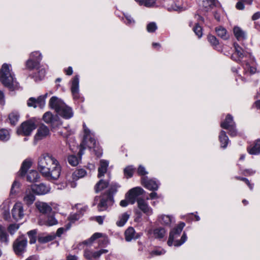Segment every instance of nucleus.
Instances as JSON below:
<instances>
[{"label": "nucleus", "mask_w": 260, "mask_h": 260, "mask_svg": "<svg viewBox=\"0 0 260 260\" xmlns=\"http://www.w3.org/2000/svg\"><path fill=\"white\" fill-rule=\"evenodd\" d=\"M38 169L48 180H57L61 173V167L58 161L48 154H43L39 158Z\"/></svg>", "instance_id": "nucleus-1"}, {"label": "nucleus", "mask_w": 260, "mask_h": 260, "mask_svg": "<svg viewBox=\"0 0 260 260\" xmlns=\"http://www.w3.org/2000/svg\"><path fill=\"white\" fill-rule=\"evenodd\" d=\"M83 126L84 132V139L80 145V150H82V152H83V150L85 149V146H87L89 149H93L95 152V154L98 157L102 155V151L96 146V141L92 137V134L90 131L86 126L85 123L83 124Z\"/></svg>", "instance_id": "nucleus-2"}, {"label": "nucleus", "mask_w": 260, "mask_h": 260, "mask_svg": "<svg viewBox=\"0 0 260 260\" xmlns=\"http://www.w3.org/2000/svg\"><path fill=\"white\" fill-rule=\"evenodd\" d=\"M11 65L4 63L0 72V81L5 86L11 88L14 82V77L10 69Z\"/></svg>", "instance_id": "nucleus-3"}, {"label": "nucleus", "mask_w": 260, "mask_h": 260, "mask_svg": "<svg viewBox=\"0 0 260 260\" xmlns=\"http://www.w3.org/2000/svg\"><path fill=\"white\" fill-rule=\"evenodd\" d=\"M49 106L54 109L56 113L62 117H65V105L63 101L56 96H52L49 103Z\"/></svg>", "instance_id": "nucleus-4"}, {"label": "nucleus", "mask_w": 260, "mask_h": 260, "mask_svg": "<svg viewBox=\"0 0 260 260\" xmlns=\"http://www.w3.org/2000/svg\"><path fill=\"white\" fill-rule=\"evenodd\" d=\"M27 244V240L24 236L17 238L13 243V248L17 255L22 254L25 250Z\"/></svg>", "instance_id": "nucleus-5"}, {"label": "nucleus", "mask_w": 260, "mask_h": 260, "mask_svg": "<svg viewBox=\"0 0 260 260\" xmlns=\"http://www.w3.org/2000/svg\"><path fill=\"white\" fill-rule=\"evenodd\" d=\"M75 207L76 208L77 213L71 214L68 217V220L70 222L66 226V230L70 229L72 223H74L76 221L78 220L80 218L81 215H82L87 210L86 206H83L81 204H77L75 205Z\"/></svg>", "instance_id": "nucleus-6"}, {"label": "nucleus", "mask_w": 260, "mask_h": 260, "mask_svg": "<svg viewBox=\"0 0 260 260\" xmlns=\"http://www.w3.org/2000/svg\"><path fill=\"white\" fill-rule=\"evenodd\" d=\"M36 127V125L35 122L32 120H28L23 122L18 128L17 132L18 135L28 136Z\"/></svg>", "instance_id": "nucleus-7"}, {"label": "nucleus", "mask_w": 260, "mask_h": 260, "mask_svg": "<svg viewBox=\"0 0 260 260\" xmlns=\"http://www.w3.org/2000/svg\"><path fill=\"white\" fill-rule=\"evenodd\" d=\"M221 127L228 129L230 136L233 137L236 136L237 132L235 129V123L231 115L228 114L226 116L224 121L221 123Z\"/></svg>", "instance_id": "nucleus-8"}, {"label": "nucleus", "mask_w": 260, "mask_h": 260, "mask_svg": "<svg viewBox=\"0 0 260 260\" xmlns=\"http://www.w3.org/2000/svg\"><path fill=\"white\" fill-rule=\"evenodd\" d=\"M144 190L142 188L140 187H134L130 189L126 194L125 198L130 204H134L138 197L142 194Z\"/></svg>", "instance_id": "nucleus-9"}, {"label": "nucleus", "mask_w": 260, "mask_h": 260, "mask_svg": "<svg viewBox=\"0 0 260 260\" xmlns=\"http://www.w3.org/2000/svg\"><path fill=\"white\" fill-rule=\"evenodd\" d=\"M35 193L30 185L28 186L23 194V201L27 206L32 205L36 200Z\"/></svg>", "instance_id": "nucleus-10"}, {"label": "nucleus", "mask_w": 260, "mask_h": 260, "mask_svg": "<svg viewBox=\"0 0 260 260\" xmlns=\"http://www.w3.org/2000/svg\"><path fill=\"white\" fill-rule=\"evenodd\" d=\"M13 217L16 220L22 219L24 216L23 206L21 202L16 203L12 210Z\"/></svg>", "instance_id": "nucleus-11"}, {"label": "nucleus", "mask_w": 260, "mask_h": 260, "mask_svg": "<svg viewBox=\"0 0 260 260\" xmlns=\"http://www.w3.org/2000/svg\"><path fill=\"white\" fill-rule=\"evenodd\" d=\"M36 55H38L39 58H37V61L30 58L26 62V66L29 69L37 68L41 60L42 59V55L41 53L38 51H35L31 53L30 57L35 58Z\"/></svg>", "instance_id": "nucleus-12"}, {"label": "nucleus", "mask_w": 260, "mask_h": 260, "mask_svg": "<svg viewBox=\"0 0 260 260\" xmlns=\"http://www.w3.org/2000/svg\"><path fill=\"white\" fill-rule=\"evenodd\" d=\"M138 208L147 216H150L153 214L152 209L149 206L147 202L142 198L137 200Z\"/></svg>", "instance_id": "nucleus-13"}, {"label": "nucleus", "mask_w": 260, "mask_h": 260, "mask_svg": "<svg viewBox=\"0 0 260 260\" xmlns=\"http://www.w3.org/2000/svg\"><path fill=\"white\" fill-rule=\"evenodd\" d=\"M32 189L36 194L43 195L49 193L50 191V187L44 183L40 184H32L30 185Z\"/></svg>", "instance_id": "nucleus-14"}, {"label": "nucleus", "mask_w": 260, "mask_h": 260, "mask_svg": "<svg viewBox=\"0 0 260 260\" xmlns=\"http://www.w3.org/2000/svg\"><path fill=\"white\" fill-rule=\"evenodd\" d=\"M142 183L145 187L150 190H156L159 186V183L156 180L149 179L145 177L142 178Z\"/></svg>", "instance_id": "nucleus-15"}, {"label": "nucleus", "mask_w": 260, "mask_h": 260, "mask_svg": "<svg viewBox=\"0 0 260 260\" xmlns=\"http://www.w3.org/2000/svg\"><path fill=\"white\" fill-rule=\"evenodd\" d=\"M185 226V223L182 222L180 223L178 226L175 228L173 231L170 232L169 238L168 241V244L169 246H172L173 244V240L174 239H176L178 237L179 234L181 232L183 228Z\"/></svg>", "instance_id": "nucleus-16"}, {"label": "nucleus", "mask_w": 260, "mask_h": 260, "mask_svg": "<svg viewBox=\"0 0 260 260\" xmlns=\"http://www.w3.org/2000/svg\"><path fill=\"white\" fill-rule=\"evenodd\" d=\"M27 105L29 107L36 108L37 106L42 108L44 107V98L39 96L37 99L34 98H30L27 102Z\"/></svg>", "instance_id": "nucleus-17"}, {"label": "nucleus", "mask_w": 260, "mask_h": 260, "mask_svg": "<svg viewBox=\"0 0 260 260\" xmlns=\"http://www.w3.org/2000/svg\"><path fill=\"white\" fill-rule=\"evenodd\" d=\"M79 78L78 76L74 77L71 81V91L74 99H79Z\"/></svg>", "instance_id": "nucleus-18"}, {"label": "nucleus", "mask_w": 260, "mask_h": 260, "mask_svg": "<svg viewBox=\"0 0 260 260\" xmlns=\"http://www.w3.org/2000/svg\"><path fill=\"white\" fill-rule=\"evenodd\" d=\"M108 252L107 249H101L99 251H92L89 250H85L84 251V256L89 260H95L99 258L101 254L106 253Z\"/></svg>", "instance_id": "nucleus-19"}, {"label": "nucleus", "mask_w": 260, "mask_h": 260, "mask_svg": "<svg viewBox=\"0 0 260 260\" xmlns=\"http://www.w3.org/2000/svg\"><path fill=\"white\" fill-rule=\"evenodd\" d=\"M111 198L109 194H107L103 196L101 198L99 197H96L94 199V202L100 200V203L98 204V207L99 211H104L107 208V202L108 201H111Z\"/></svg>", "instance_id": "nucleus-20"}, {"label": "nucleus", "mask_w": 260, "mask_h": 260, "mask_svg": "<svg viewBox=\"0 0 260 260\" xmlns=\"http://www.w3.org/2000/svg\"><path fill=\"white\" fill-rule=\"evenodd\" d=\"M35 205L37 209L43 214H47L52 211L51 206L47 203L37 201L35 203Z\"/></svg>", "instance_id": "nucleus-21"}, {"label": "nucleus", "mask_w": 260, "mask_h": 260, "mask_svg": "<svg viewBox=\"0 0 260 260\" xmlns=\"http://www.w3.org/2000/svg\"><path fill=\"white\" fill-rule=\"evenodd\" d=\"M49 129L46 125H41L38 129L37 133L35 136V139H42L49 134Z\"/></svg>", "instance_id": "nucleus-22"}, {"label": "nucleus", "mask_w": 260, "mask_h": 260, "mask_svg": "<svg viewBox=\"0 0 260 260\" xmlns=\"http://www.w3.org/2000/svg\"><path fill=\"white\" fill-rule=\"evenodd\" d=\"M101 238L99 242L100 243V245L102 246L103 245H106L108 243V239L107 236L103 235L101 233H96L94 234L90 238L89 241H93L95 239Z\"/></svg>", "instance_id": "nucleus-23"}, {"label": "nucleus", "mask_w": 260, "mask_h": 260, "mask_svg": "<svg viewBox=\"0 0 260 260\" xmlns=\"http://www.w3.org/2000/svg\"><path fill=\"white\" fill-rule=\"evenodd\" d=\"M84 154L82 150H80L78 152L79 156L77 157L75 155L69 156L68 160L69 164L72 166H77L81 160L82 155Z\"/></svg>", "instance_id": "nucleus-24"}, {"label": "nucleus", "mask_w": 260, "mask_h": 260, "mask_svg": "<svg viewBox=\"0 0 260 260\" xmlns=\"http://www.w3.org/2000/svg\"><path fill=\"white\" fill-rule=\"evenodd\" d=\"M109 162L104 159L100 160V167L98 169V175L99 178H101L107 172V167H108Z\"/></svg>", "instance_id": "nucleus-25"}, {"label": "nucleus", "mask_w": 260, "mask_h": 260, "mask_svg": "<svg viewBox=\"0 0 260 260\" xmlns=\"http://www.w3.org/2000/svg\"><path fill=\"white\" fill-rule=\"evenodd\" d=\"M249 154L256 155L260 153V140H257L253 145L247 148Z\"/></svg>", "instance_id": "nucleus-26"}, {"label": "nucleus", "mask_w": 260, "mask_h": 260, "mask_svg": "<svg viewBox=\"0 0 260 260\" xmlns=\"http://www.w3.org/2000/svg\"><path fill=\"white\" fill-rule=\"evenodd\" d=\"M235 37L238 41H241L246 38L245 32L239 27L235 26L233 28Z\"/></svg>", "instance_id": "nucleus-27"}, {"label": "nucleus", "mask_w": 260, "mask_h": 260, "mask_svg": "<svg viewBox=\"0 0 260 260\" xmlns=\"http://www.w3.org/2000/svg\"><path fill=\"white\" fill-rule=\"evenodd\" d=\"M205 11L208 12L216 5V0H203L202 4Z\"/></svg>", "instance_id": "nucleus-28"}, {"label": "nucleus", "mask_w": 260, "mask_h": 260, "mask_svg": "<svg viewBox=\"0 0 260 260\" xmlns=\"http://www.w3.org/2000/svg\"><path fill=\"white\" fill-rule=\"evenodd\" d=\"M130 217V214L127 212H125L121 214L116 222V225L118 226H123L127 222Z\"/></svg>", "instance_id": "nucleus-29"}, {"label": "nucleus", "mask_w": 260, "mask_h": 260, "mask_svg": "<svg viewBox=\"0 0 260 260\" xmlns=\"http://www.w3.org/2000/svg\"><path fill=\"white\" fill-rule=\"evenodd\" d=\"M39 178V174L36 170H30L27 174V180L30 182H37Z\"/></svg>", "instance_id": "nucleus-30"}, {"label": "nucleus", "mask_w": 260, "mask_h": 260, "mask_svg": "<svg viewBox=\"0 0 260 260\" xmlns=\"http://www.w3.org/2000/svg\"><path fill=\"white\" fill-rule=\"evenodd\" d=\"M9 236L6 231V228L0 224V242L7 244L9 242Z\"/></svg>", "instance_id": "nucleus-31"}, {"label": "nucleus", "mask_w": 260, "mask_h": 260, "mask_svg": "<svg viewBox=\"0 0 260 260\" xmlns=\"http://www.w3.org/2000/svg\"><path fill=\"white\" fill-rule=\"evenodd\" d=\"M219 139L221 143V147L224 148H226L229 143V140L224 131H221L219 135Z\"/></svg>", "instance_id": "nucleus-32"}, {"label": "nucleus", "mask_w": 260, "mask_h": 260, "mask_svg": "<svg viewBox=\"0 0 260 260\" xmlns=\"http://www.w3.org/2000/svg\"><path fill=\"white\" fill-rule=\"evenodd\" d=\"M216 32L218 36L223 40L229 39L230 36L227 33L226 30L221 26H219L216 28Z\"/></svg>", "instance_id": "nucleus-33"}, {"label": "nucleus", "mask_w": 260, "mask_h": 260, "mask_svg": "<svg viewBox=\"0 0 260 260\" xmlns=\"http://www.w3.org/2000/svg\"><path fill=\"white\" fill-rule=\"evenodd\" d=\"M135 231L132 227L128 228L125 232V238L126 241H131L133 239L136 238Z\"/></svg>", "instance_id": "nucleus-34"}, {"label": "nucleus", "mask_w": 260, "mask_h": 260, "mask_svg": "<svg viewBox=\"0 0 260 260\" xmlns=\"http://www.w3.org/2000/svg\"><path fill=\"white\" fill-rule=\"evenodd\" d=\"M109 184L108 181L101 179L95 185L94 189L96 192H98L106 188Z\"/></svg>", "instance_id": "nucleus-35"}, {"label": "nucleus", "mask_w": 260, "mask_h": 260, "mask_svg": "<svg viewBox=\"0 0 260 260\" xmlns=\"http://www.w3.org/2000/svg\"><path fill=\"white\" fill-rule=\"evenodd\" d=\"M158 220L161 224L169 225L172 222V219L169 215H162L159 216Z\"/></svg>", "instance_id": "nucleus-36"}, {"label": "nucleus", "mask_w": 260, "mask_h": 260, "mask_svg": "<svg viewBox=\"0 0 260 260\" xmlns=\"http://www.w3.org/2000/svg\"><path fill=\"white\" fill-rule=\"evenodd\" d=\"M55 236L54 234L46 236H40L38 238V241L41 243H45L52 241L54 239Z\"/></svg>", "instance_id": "nucleus-37"}, {"label": "nucleus", "mask_w": 260, "mask_h": 260, "mask_svg": "<svg viewBox=\"0 0 260 260\" xmlns=\"http://www.w3.org/2000/svg\"><path fill=\"white\" fill-rule=\"evenodd\" d=\"M20 187V183L17 180H15L11 186L10 190L11 196H15L19 192V190Z\"/></svg>", "instance_id": "nucleus-38"}, {"label": "nucleus", "mask_w": 260, "mask_h": 260, "mask_svg": "<svg viewBox=\"0 0 260 260\" xmlns=\"http://www.w3.org/2000/svg\"><path fill=\"white\" fill-rule=\"evenodd\" d=\"M166 234V231L164 228H159L153 231V235L155 238H162Z\"/></svg>", "instance_id": "nucleus-39"}, {"label": "nucleus", "mask_w": 260, "mask_h": 260, "mask_svg": "<svg viewBox=\"0 0 260 260\" xmlns=\"http://www.w3.org/2000/svg\"><path fill=\"white\" fill-rule=\"evenodd\" d=\"M234 46L235 49V55H238L240 58H243L245 53L242 48L237 43H234Z\"/></svg>", "instance_id": "nucleus-40"}, {"label": "nucleus", "mask_w": 260, "mask_h": 260, "mask_svg": "<svg viewBox=\"0 0 260 260\" xmlns=\"http://www.w3.org/2000/svg\"><path fill=\"white\" fill-rule=\"evenodd\" d=\"M134 171L135 168L133 166H127L124 169V176L127 178H129L133 176Z\"/></svg>", "instance_id": "nucleus-41"}, {"label": "nucleus", "mask_w": 260, "mask_h": 260, "mask_svg": "<svg viewBox=\"0 0 260 260\" xmlns=\"http://www.w3.org/2000/svg\"><path fill=\"white\" fill-rule=\"evenodd\" d=\"M141 6L150 7L155 4V0H135Z\"/></svg>", "instance_id": "nucleus-42"}, {"label": "nucleus", "mask_w": 260, "mask_h": 260, "mask_svg": "<svg viewBox=\"0 0 260 260\" xmlns=\"http://www.w3.org/2000/svg\"><path fill=\"white\" fill-rule=\"evenodd\" d=\"M43 120L47 123L54 122V118L52 114L50 112H46L43 115Z\"/></svg>", "instance_id": "nucleus-43"}, {"label": "nucleus", "mask_w": 260, "mask_h": 260, "mask_svg": "<svg viewBox=\"0 0 260 260\" xmlns=\"http://www.w3.org/2000/svg\"><path fill=\"white\" fill-rule=\"evenodd\" d=\"M19 115L17 112H13L9 115V120L12 124L15 125L18 121Z\"/></svg>", "instance_id": "nucleus-44"}, {"label": "nucleus", "mask_w": 260, "mask_h": 260, "mask_svg": "<svg viewBox=\"0 0 260 260\" xmlns=\"http://www.w3.org/2000/svg\"><path fill=\"white\" fill-rule=\"evenodd\" d=\"M165 253L166 251L164 249L162 248H157L150 252L149 257L151 258L153 256L161 255L164 254Z\"/></svg>", "instance_id": "nucleus-45"}, {"label": "nucleus", "mask_w": 260, "mask_h": 260, "mask_svg": "<svg viewBox=\"0 0 260 260\" xmlns=\"http://www.w3.org/2000/svg\"><path fill=\"white\" fill-rule=\"evenodd\" d=\"M31 163L29 161H24L21 166L20 170V174L21 176L24 175L26 172L27 170L30 168Z\"/></svg>", "instance_id": "nucleus-46"}, {"label": "nucleus", "mask_w": 260, "mask_h": 260, "mask_svg": "<svg viewBox=\"0 0 260 260\" xmlns=\"http://www.w3.org/2000/svg\"><path fill=\"white\" fill-rule=\"evenodd\" d=\"M10 138V134L7 129L0 130V140L7 141Z\"/></svg>", "instance_id": "nucleus-47"}, {"label": "nucleus", "mask_w": 260, "mask_h": 260, "mask_svg": "<svg viewBox=\"0 0 260 260\" xmlns=\"http://www.w3.org/2000/svg\"><path fill=\"white\" fill-rule=\"evenodd\" d=\"M86 174V171L82 169L75 171L73 173V176L77 179L83 177Z\"/></svg>", "instance_id": "nucleus-48"}, {"label": "nucleus", "mask_w": 260, "mask_h": 260, "mask_svg": "<svg viewBox=\"0 0 260 260\" xmlns=\"http://www.w3.org/2000/svg\"><path fill=\"white\" fill-rule=\"evenodd\" d=\"M36 234L37 231L36 230L30 231L27 233V235L30 239L29 242L30 244H33L36 242Z\"/></svg>", "instance_id": "nucleus-49"}, {"label": "nucleus", "mask_w": 260, "mask_h": 260, "mask_svg": "<svg viewBox=\"0 0 260 260\" xmlns=\"http://www.w3.org/2000/svg\"><path fill=\"white\" fill-rule=\"evenodd\" d=\"M174 239L173 240V244L172 245H174L175 246H179L183 244L187 240V236L185 234H183L181 237V240H175Z\"/></svg>", "instance_id": "nucleus-50"}, {"label": "nucleus", "mask_w": 260, "mask_h": 260, "mask_svg": "<svg viewBox=\"0 0 260 260\" xmlns=\"http://www.w3.org/2000/svg\"><path fill=\"white\" fill-rule=\"evenodd\" d=\"M244 68L245 71L249 72L251 74L255 73L257 71L255 66H252L248 62L245 63Z\"/></svg>", "instance_id": "nucleus-51"}, {"label": "nucleus", "mask_w": 260, "mask_h": 260, "mask_svg": "<svg viewBox=\"0 0 260 260\" xmlns=\"http://www.w3.org/2000/svg\"><path fill=\"white\" fill-rule=\"evenodd\" d=\"M57 223V220L54 216H50L48 217V218L45 222V224L48 226H52L56 224Z\"/></svg>", "instance_id": "nucleus-52"}, {"label": "nucleus", "mask_w": 260, "mask_h": 260, "mask_svg": "<svg viewBox=\"0 0 260 260\" xmlns=\"http://www.w3.org/2000/svg\"><path fill=\"white\" fill-rule=\"evenodd\" d=\"M157 28L156 24L155 22H150L147 25L146 29L149 32H153Z\"/></svg>", "instance_id": "nucleus-53"}, {"label": "nucleus", "mask_w": 260, "mask_h": 260, "mask_svg": "<svg viewBox=\"0 0 260 260\" xmlns=\"http://www.w3.org/2000/svg\"><path fill=\"white\" fill-rule=\"evenodd\" d=\"M19 225L17 224H12L9 226L8 230L9 232L10 233V234L13 235L19 229Z\"/></svg>", "instance_id": "nucleus-54"}, {"label": "nucleus", "mask_w": 260, "mask_h": 260, "mask_svg": "<svg viewBox=\"0 0 260 260\" xmlns=\"http://www.w3.org/2000/svg\"><path fill=\"white\" fill-rule=\"evenodd\" d=\"M193 31L199 38L202 36V29L199 25L197 24L196 25L193 27Z\"/></svg>", "instance_id": "nucleus-55"}, {"label": "nucleus", "mask_w": 260, "mask_h": 260, "mask_svg": "<svg viewBox=\"0 0 260 260\" xmlns=\"http://www.w3.org/2000/svg\"><path fill=\"white\" fill-rule=\"evenodd\" d=\"M208 41L211 43V44L213 46H216L218 44V42L216 38L215 37L212 36V35H209L208 36Z\"/></svg>", "instance_id": "nucleus-56"}, {"label": "nucleus", "mask_w": 260, "mask_h": 260, "mask_svg": "<svg viewBox=\"0 0 260 260\" xmlns=\"http://www.w3.org/2000/svg\"><path fill=\"white\" fill-rule=\"evenodd\" d=\"M124 17L125 19V20H124V22L126 24L130 25L134 23L135 21L131 15L126 14L124 15Z\"/></svg>", "instance_id": "nucleus-57"}, {"label": "nucleus", "mask_w": 260, "mask_h": 260, "mask_svg": "<svg viewBox=\"0 0 260 260\" xmlns=\"http://www.w3.org/2000/svg\"><path fill=\"white\" fill-rule=\"evenodd\" d=\"M137 173L139 175L143 176L148 173V172L146 171V169L142 165H140L138 170Z\"/></svg>", "instance_id": "nucleus-58"}, {"label": "nucleus", "mask_w": 260, "mask_h": 260, "mask_svg": "<svg viewBox=\"0 0 260 260\" xmlns=\"http://www.w3.org/2000/svg\"><path fill=\"white\" fill-rule=\"evenodd\" d=\"M236 178L245 182L251 190L253 189V185L250 183L249 181L247 178L240 177H236Z\"/></svg>", "instance_id": "nucleus-59"}, {"label": "nucleus", "mask_w": 260, "mask_h": 260, "mask_svg": "<svg viewBox=\"0 0 260 260\" xmlns=\"http://www.w3.org/2000/svg\"><path fill=\"white\" fill-rule=\"evenodd\" d=\"M74 113L71 108L66 106V119L71 118L73 116Z\"/></svg>", "instance_id": "nucleus-60"}, {"label": "nucleus", "mask_w": 260, "mask_h": 260, "mask_svg": "<svg viewBox=\"0 0 260 260\" xmlns=\"http://www.w3.org/2000/svg\"><path fill=\"white\" fill-rule=\"evenodd\" d=\"M168 9L169 11H180L182 9V7H181V6L179 5H177L176 4H174L172 5L171 7H169Z\"/></svg>", "instance_id": "nucleus-61"}, {"label": "nucleus", "mask_w": 260, "mask_h": 260, "mask_svg": "<svg viewBox=\"0 0 260 260\" xmlns=\"http://www.w3.org/2000/svg\"><path fill=\"white\" fill-rule=\"evenodd\" d=\"M129 204L128 201L126 198L120 202V205L123 207H126Z\"/></svg>", "instance_id": "nucleus-62"}, {"label": "nucleus", "mask_w": 260, "mask_h": 260, "mask_svg": "<svg viewBox=\"0 0 260 260\" xmlns=\"http://www.w3.org/2000/svg\"><path fill=\"white\" fill-rule=\"evenodd\" d=\"M64 232V229L63 228H59L56 233V235H55V237L56 236H57V237H60L61 235Z\"/></svg>", "instance_id": "nucleus-63"}, {"label": "nucleus", "mask_w": 260, "mask_h": 260, "mask_svg": "<svg viewBox=\"0 0 260 260\" xmlns=\"http://www.w3.org/2000/svg\"><path fill=\"white\" fill-rule=\"evenodd\" d=\"M236 8L238 10H243L244 8L243 4L241 2H238L236 4Z\"/></svg>", "instance_id": "nucleus-64"}]
</instances>
